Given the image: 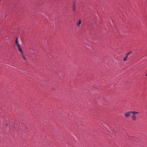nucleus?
I'll return each instance as SVG.
<instances>
[{
  "label": "nucleus",
  "instance_id": "f257e3e1",
  "mask_svg": "<svg viewBox=\"0 0 147 147\" xmlns=\"http://www.w3.org/2000/svg\"><path fill=\"white\" fill-rule=\"evenodd\" d=\"M16 45L18 49L20 52L21 55L23 59L25 60L26 61L27 59L26 56L22 48L21 47L20 42L18 41V37L16 38Z\"/></svg>",
  "mask_w": 147,
  "mask_h": 147
},
{
  "label": "nucleus",
  "instance_id": "f03ea898",
  "mask_svg": "<svg viewBox=\"0 0 147 147\" xmlns=\"http://www.w3.org/2000/svg\"><path fill=\"white\" fill-rule=\"evenodd\" d=\"M139 113V112H138L133 111L132 113L133 115L132 117V119L133 120L136 121V120L137 118L136 115Z\"/></svg>",
  "mask_w": 147,
  "mask_h": 147
},
{
  "label": "nucleus",
  "instance_id": "7ed1b4c3",
  "mask_svg": "<svg viewBox=\"0 0 147 147\" xmlns=\"http://www.w3.org/2000/svg\"><path fill=\"white\" fill-rule=\"evenodd\" d=\"M133 111H130L126 112L125 114V116L126 118H128L130 116V114L132 113Z\"/></svg>",
  "mask_w": 147,
  "mask_h": 147
},
{
  "label": "nucleus",
  "instance_id": "20e7f679",
  "mask_svg": "<svg viewBox=\"0 0 147 147\" xmlns=\"http://www.w3.org/2000/svg\"><path fill=\"white\" fill-rule=\"evenodd\" d=\"M81 20H79L78 23H77V25H78V26H80V24H81Z\"/></svg>",
  "mask_w": 147,
  "mask_h": 147
},
{
  "label": "nucleus",
  "instance_id": "39448f33",
  "mask_svg": "<svg viewBox=\"0 0 147 147\" xmlns=\"http://www.w3.org/2000/svg\"><path fill=\"white\" fill-rule=\"evenodd\" d=\"M75 4H74L73 6V11H75Z\"/></svg>",
  "mask_w": 147,
  "mask_h": 147
},
{
  "label": "nucleus",
  "instance_id": "423d86ee",
  "mask_svg": "<svg viewBox=\"0 0 147 147\" xmlns=\"http://www.w3.org/2000/svg\"><path fill=\"white\" fill-rule=\"evenodd\" d=\"M127 56H126L123 59V61H125L127 60Z\"/></svg>",
  "mask_w": 147,
  "mask_h": 147
},
{
  "label": "nucleus",
  "instance_id": "0eeeda50",
  "mask_svg": "<svg viewBox=\"0 0 147 147\" xmlns=\"http://www.w3.org/2000/svg\"><path fill=\"white\" fill-rule=\"evenodd\" d=\"M131 52H129L127 55L126 56H127L128 57V55H129L130 54H131Z\"/></svg>",
  "mask_w": 147,
  "mask_h": 147
},
{
  "label": "nucleus",
  "instance_id": "6e6552de",
  "mask_svg": "<svg viewBox=\"0 0 147 147\" xmlns=\"http://www.w3.org/2000/svg\"><path fill=\"white\" fill-rule=\"evenodd\" d=\"M146 76H147V73L146 74Z\"/></svg>",
  "mask_w": 147,
  "mask_h": 147
}]
</instances>
